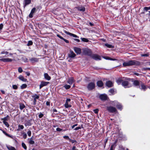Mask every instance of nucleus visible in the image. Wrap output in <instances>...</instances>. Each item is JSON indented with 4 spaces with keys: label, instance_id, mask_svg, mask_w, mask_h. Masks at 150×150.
<instances>
[{
    "label": "nucleus",
    "instance_id": "f257e3e1",
    "mask_svg": "<svg viewBox=\"0 0 150 150\" xmlns=\"http://www.w3.org/2000/svg\"><path fill=\"white\" fill-rule=\"evenodd\" d=\"M139 64V62L137 61H136L134 60H131L126 62H124L123 63V67L127 66H129L134 65H138Z\"/></svg>",
    "mask_w": 150,
    "mask_h": 150
},
{
    "label": "nucleus",
    "instance_id": "f03ea898",
    "mask_svg": "<svg viewBox=\"0 0 150 150\" xmlns=\"http://www.w3.org/2000/svg\"><path fill=\"white\" fill-rule=\"evenodd\" d=\"M122 85L125 88H129L132 86V83H131L130 81H124L122 82Z\"/></svg>",
    "mask_w": 150,
    "mask_h": 150
},
{
    "label": "nucleus",
    "instance_id": "7ed1b4c3",
    "mask_svg": "<svg viewBox=\"0 0 150 150\" xmlns=\"http://www.w3.org/2000/svg\"><path fill=\"white\" fill-rule=\"evenodd\" d=\"M106 109L107 110L110 112L115 113L117 111V109L111 106H107Z\"/></svg>",
    "mask_w": 150,
    "mask_h": 150
},
{
    "label": "nucleus",
    "instance_id": "20e7f679",
    "mask_svg": "<svg viewBox=\"0 0 150 150\" xmlns=\"http://www.w3.org/2000/svg\"><path fill=\"white\" fill-rule=\"evenodd\" d=\"M83 53L85 55L89 56L91 54V51L89 49L87 48L84 49H83Z\"/></svg>",
    "mask_w": 150,
    "mask_h": 150
},
{
    "label": "nucleus",
    "instance_id": "39448f33",
    "mask_svg": "<svg viewBox=\"0 0 150 150\" xmlns=\"http://www.w3.org/2000/svg\"><path fill=\"white\" fill-rule=\"evenodd\" d=\"M95 84L93 82L89 83L87 86V88L89 90H91L94 88Z\"/></svg>",
    "mask_w": 150,
    "mask_h": 150
},
{
    "label": "nucleus",
    "instance_id": "423d86ee",
    "mask_svg": "<svg viewBox=\"0 0 150 150\" xmlns=\"http://www.w3.org/2000/svg\"><path fill=\"white\" fill-rule=\"evenodd\" d=\"M114 104L117 109L120 110H122V106L120 103L118 102L117 101H114Z\"/></svg>",
    "mask_w": 150,
    "mask_h": 150
},
{
    "label": "nucleus",
    "instance_id": "0eeeda50",
    "mask_svg": "<svg viewBox=\"0 0 150 150\" xmlns=\"http://www.w3.org/2000/svg\"><path fill=\"white\" fill-rule=\"evenodd\" d=\"M92 57L93 59L96 60H101L100 57L98 54H93L92 56Z\"/></svg>",
    "mask_w": 150,
    "mask_h": 150
},
{
    "label": "nucleus",
    "instance_id": "6e6552de",
    "mask_svg": "<svg viewBox=\"0 0 150 150\" xmlns=\"http://www.w3.org/2000/svg\"><path fill=\"white\" fill-rule=\"evenodd\" d=\"M99 97L100 99L103 100H106L108 99L107 96L105 94L100 95L99 96Z\"/></svg>",
    "mask_w": 150,
    "mask_h": 150
},
{
    "label": "nucleus",
    "instance_id": "1a4fd4ad",
    "mask_svg": "<svg viewBox=\"0 0 150 150\" xmlns=\"http://www.w3.org/2000/svg\"><path fill=\"white\" fill-rule=\"evenodd\" d=\"M49 83V82L42 81L40 85V89H41L42 87L44 86H47L48 84Z\"/></svg>",
    "mask_w": 150,
    "mask_h": 150
},
{
    "label": "nucleus",
    "instance_id": "9d476101",
    "mask_svg": "<svg viewBox=\"0 0 150 150\" xmlns=\"http://www.w3.org/2000/svg\"><path fill=\"white\" fill-rule=\"evenodd\" d=\"M75 52L77 54H80L81 53V49L79 47H75L74 48Z\"/></svg>",
    "mask_w": 150,
    "mask_h": 150
},
{
    "label": "nucleus",
    "instance_id": "9b49d317",
    "mask_svg": "<svg viewBox=\"0 0 150 150\" xmlns=\"http://www.w3.org/2000/svg\"><path fill=\"white\" fill-rule=\"evenodd\" d=\"M0 60L6 62H11L12 61V60L11 59H9V58H6L0 59Z\"/></svg>",
    "mask_w": 150,
    "mask_h": 150
},
{
    "label": "nucleus",
    "instance_id": "f8f14e48",
    "mask_svg": "<svg viewBox=\"0 0 150 150\" xmlns=\"http://www.w3.org/2000/svg\"><path fill=\"white\" fill-rule=\"evenodd\" d=\"M76 8L79 11L82 12H84L85 10V8L82 6L77 7Z\"/></svg>",
    "mask_w": 150,
    "mask_h": 150
},
{
    "label": "nucleus",
    "instance_id": "ddd939ff",
    "mask_svg": "<svg viewBox=\"0 0 150 150\" xmlns=\"http://www.w3.org/2000/svg\"><path fill=\"white\" fill-rule=\"evenodd\" d=\"M106 86L108 87H111L113 86L112 82L110 81H107L106 82Z\"/></svg>",
    "mask_w": 150,
    "mask_h": 150
},
{
    "label": "nucleus",
    "instance_id": "4468645a",
    "mask_svg": "<svg viewBox=\"0 0 150 150\" xmlns=\"http://www.w3.org/2000/svg\"><path fill=\"white\" fill-rule=\"evenodd\" d=\"M75 81L73 77H70L68 79L67 83L69 84H72Z\"/></svg>",
    "mask_w": 150,
    "mask_h": 150
},
{
    "label": "nucleus",
    "instance_id": "2eb2a0df",
    "mask_svg": "<svg viewBox=\"0 0 150 150\" xmlns=\"http://www.w3.org/2000/svg\"><path fill=\"white\" fill-rule=\"evenodd\" d=\"M69 57L71 58H74L76 56L75 54L72 51H70V53L68 54Z\"/></svg>",
    "mask_w": 150,
    "mask_h": 150
},
{
    "label": "nucleus",
    "instance_id": "dca6fc26",
    "mask_svg": "<svg viewBox=\"0 0 150 150\" xmlns=\"http://www.w3.org/2000/svg\"><path fill=\"white\" fill-rule=\"evenodd\" d=\"M65 33L71 36H72L74 37L79 38V37L76 35L71 33L67 31H65Z\"/></svg>",
    "mask_w": 150,
    "mask_h": 150
},
{
    "label": "nucleus",
    "instance_id": "f3484780",
    "mask_svg": "<svg viewBox=\"0 0 150 150\" xmlns=\"http://www.w3.org/2000/svg\"><path fill=\"white\" fill-rule=\"evenodd\" d=\"M30 61L32 63L38 62V59L36 58H30L29 59Z\"/></svg>",
    "mask_w": 150,
    "mask_h": 150
},
{
    "label": "nucleus",
    "instance_id": "a211bd4d",
    "mask_svg": "<svg viewBox=\"0 0 150 150\" xmlns=\"http://www.w3.org/2000/svg\"><path fill=\"white\" fill-rule=\"evenodd\" d=\"M44 76L45 78L47 80H50L51 79V77L47 73L44 74Z\"/></svg>",
    "mask_w": 150,
    "mask_h": 150
},
{
    "label": "nucleus",
    "instance_id": "6ab92c4d",
    "mask_svg": "<svg viewBox=\"0 0 150 150\" xmlns=\"http://www.w3.org/2000/svg\"><path fill=\"white\" fill-rule=\"evenodd\" d=\"M18 78L20 80L23 82H26L27 81V79H26L23 76L21 75L19 76Z\"/></svg>",
    "mask_w": 150,
    "mask_h": 150
},
{
    "label": "nucleus",
    "instance_id": "aec40b11",
    "mask_svg": "<svg viewBox=\"0 0 150 150\" xmlns=\"http://www.w3.org/2000/svg\"><path fill=\"white\" fill-rule=\"evenodd\" d=\"M31 2V0H25L24 1V7L26 6L27 5L30 4Z\"/></svg>",
    "mask_w": 150,
    "mask_h": 150
},
{
    "label": "nucleus",
    "instance_id": "412c9836",
    "mask_svg": "<svg viewBox=\"0 0 150 150\" xmlns=\"http://www.w3.org/2000/svg\"><path fill=\"white\" fill-rule=\"evenodd\" d=\"M0 130L4 134H5L6 136H7V137H9L10 138H13V137L12 136H11V135L8 134L6 132H5V131L3 130L2 129H0Z\"/></svg>",
    "mask_w": 150,
    "mask_h": 150
},
{
    "label": "nucleus",
    "instance_id": "4be33fe9",
    "mask_svg": "<svg viewBox=\"0 0 150 150\" xmlns=\"http://www.w3.org/2000/svg\"><path fill=\"white\" fill-rule=\"evenodd\" d=\"M97 86L99 87H102L103 85V82L101 81H98L97 83Z\"/></svg>",
    "mask_w": 150,
    "mask_h": 150
},
{
    "label": "nucleus",
    "instance_id": "5701e85b",
    "mask_svg": "<svg viewBox=\"0 0 150 150\" xmlns=\"http://www.w3.org/2000/svg\"><path fill=\"white\" fill-rule=\"evenodd\" d=\"M6 147L8 150H16L13 147L10 146H6Z\"/></svg>",
    "mask_w": 150,
    "mask_h": 150
},
{
    "label": "nucleus",
    "instance_id": "b1692460",
    "mask_svg": "<svg viewBox=\"0 0 150 150\" xmlns=\"http://www.w3.org/2000/svg\"><path fill=\"white\" fill-rule=\"evenodd\" d=\"M123 80L121 79H119L116 81V82L118 85L120 84L121 83L122 84Z\"/></svg>",
    "mask_w": 150,
    "mask_h": 150
},
{
    "label": "nucleus",
    "instance_id": "393cba45",
    "mask_svg": "<svg viewBox=\"0 0 150 150\" xmlns=\"http://www.w3.org/2000/svg\"><path fill=\"white\" fill-rule=\"evenodd\" d=\"M132 81V82H133ZM133 84L134 86H138L139 85V82L138 81L135 80L133 82Z\"/></svg>",
    "mask_w": 150,
    "mask_h": 150
},
{
    "label": "nucleus",
    "instance_id": "a878e982",
    "mask_svg": "<svg viewBox=\"0 0 150 150\" xmlns=\"http://www.w3.org/2000/svg\"><path fill=\"white\" fill-rule=\"evenodd\" d=\"M9 117L8 115H7L6 117L4 118H2L1 119V120L3 122H6V121H7Z\"/></svg>",
    "mask_w": 150,
    "mask_h": 150
},
{
    "label": "nucleus",
    "instance_id": "bb28decb",
    "mask_svg": "<svg viewBox=\"0 0 150 150\" xmlns=\"http://www.w3.org/2000/svg\"><path fill=\"white\" fill-rule=\"evenodd\" d=\"M39 96L36 94H35L32 96V97L33 98L34 100H37L39 98Z\"/></svg>",
    "mask_w": 150,
    "mask_h": 150
},
{
    "label": "nucleus",
    "instance_id": "cd10ccee",
    "mask_svg": "<svg viewBox=\"0 0 150 150\" xmlns=\"http://www.w3.org/2000/svg\"><path fill=\"white\" fill-rule=\"evenodd\" d=\"M24 128V126L23 125H18L17 131H19L20 129H23Z\"/></svg>",
    "mask_w": 150,
    "mask_h": 150
},
{
    "label": "nucleus",
    "instance_id": "c85d7f7f",
    "mask_svg": "<svg viewBox=\"0 0 150 150\" xmlns=\"http://www.w3.org/2000/svg\"><path fill=\"white\" fill-rule=\"evenodd\" d=\"M35 142L33 140L32 137L30 138L29 140V143L31 144H33Z\"/></svg>",
    "mask_w": 150,
    "mask_h": 150
},
{
    "label": "nucleus",
    "instance_id": "c756f323",
    "mask_svg": "<svg viewBox=\"0 0 150 150\" xmlns=\"http://www.w3.org/2000/svg\"><path fill=\"white\" fill-rule=\"evenodd\" d=\"M105 45L108 48H114V46L108 44H105Z\"/></svg>",
    "mask_w": 150,
    "mask_h": 150
},
{
    "label": "nucleus",
    "instance_id": "7c9ffc66",
    "mask_svg": "<svg viewBox=\"0 0 150 150\" xmlns=\"http://www.w3.org/2000/svg\"><path fill=\"white\" fill-rule=\"evenodd\" d=\"M27 85L26 84H23L21 85V88L22 89H23L26 88Z\"/></svg>",
    "mask_w": 150,
    "mask_h": 150
},
{
    "label": "nucleus",
    "instance_id": "2f4dec72",
    "mask_svg": "<svg viewBox=\"0 0 150 150\" xmlns=\"http://www.w3.org/2000/svg\"><path fill=\"white\" fill-rule=\"evenodd\" d=\"M64 105L66 108H70L71 106L70 105L68 104V103H65Z\"/></svg>",
    "mask_w": 150,
    "mask_h": 150
},
{
    "label": "nucleus",
    "instance_id": "473e14b6",
    "mask_svg": "<svg viewBox=\"0 0 150 150\" xmlns=\"http://www.w3.org/2000/svg\"><path fill=\"white\" fill-rule=\"evenodd\" d=\"M25 107L24 105L22 104H20V108L21 110H22Z\"/></svg>",
    "mask_w": 150,
    "mask_h": 150
},
{
    "label": "nucleus",
    "instance_id": "72a5a7b5",
    "mask_svg": "<svg viewBox=\"0 0 150 150\" xmlns=\"http://www.w3.org/2000/svg\"><path fill=\"white\" fill-rule=\"evenodd\" d=\"M25 126H29L31 125V124L29 121H28L25 124Z\"/></svg>",
    "mask_w": 150,
    "mask_h": 150
},
{
    "label": "nucleus",
    "instance_id": "f704fd0d",
    "mask_svg": "<svg viewBox=\"0 0 150 150\" xmlns=\"http://www.w3.org/2000/svg\"><path fill=\"white\" fill-rule=\"evenodd\" d=\"M109 92L111 93V95L113 94L114 93V90L113 89H110Z\"/></svg>",
    "mask_w": 150,
    "mask_h": 150
},
{
    "label": "nucleus",
    "instance_id": "c9c22d12",
    "mask_svg": "<svg viewBox=\"0 0 150 150\" xmlns=\"http://www.w3.org/2000/svg\"><path fill=\"white\" fill-rule=\"evenodd\" d=\"M22 147H23V148L25 150H26L27 149V147H26V145L25 144L23 143V142H22Z\"/></svg>",
    "mask_w": 150,
    "mask_h": 150
},
{
    "label": "nucleus",
    "instance_id": "e433bc0d",
    "mask_svg": "<svg viewBox=\"0 0 150 150\" xmlns=\"http://www.w3.org/2000/svg\"><path fill=\"white\" fill-rule=\"evenodd\" d=\"M64 87L66 89H68L70 88L71 86L69 85L66 84L64 86Z\"/></svg>",
    "mask_w": 150,
    "mask_h": 150
},
{
    "label": "nucleus",
    "instance_id": "4c0bfd02",
    "mask_svg": "<svg viewBox=\"0 0 150 150\" xmlns=\"http://www.w3.org/2000/svg\"><path fill=\"white\" fill-rule=\"evenodd\" d=\"M81 39L82 41L84 42H88V40L86 38H81Z\"/></svg>",
    "mask_w": 150,
    "mask_h": 150
},
{
    "label": "nucleus",
    "instance_id": "58836bf2",
    "mask_svg": "<svg viewBox=\"0 0 150 150\" xmlns=\"http://www.w3.org/2000/svg\"><path fill=\"white\" fill-rule=\"evenodd\" d=\"M104 58L106 59H109L111 60H116L117 59H113L111 58H110L108 57H105Z\"/></svg>",
    "mask_w": 150,
    "mask_h": 150
},
{
    "label": "nucleus",
    "instance_id": "ea45409f",
    "mask_svg": "<svg viewBox=\"0 0 150 150\" xmlns=\"http://www.w3.org/2000/svg\"><path fill=\"white\" fill-rule=\"evenodd\" d=\"M33 43V42L31 41L30 40L28 42L27 44V45L28 46L31 45H32Z\"/></svg>",
    "mask_w": 150,
    "mask_h": 150
},
{
    "label": "nucleus",
    "instance_id": "a19ab883",
    "mask_svg": "<svg viewBox=\"0 0 150 150\" xmlns=\"http://www.w3.org/2000/svg\"><path fill=\"white\" fill-rule=\"evenodd\" d=\"M3 123L7 127H9V125L8 122H3Z\"/></svg>",
    "mask_w": 150,
    "mask_h": 150
},
{
    "label": "nucleus",
    "instance_id": "79ce46f5",
    "mask_svg": "<svg viewBox=\"0 0 150 150\" xmlns=\"http://www.w3.org/2000/svg\"><path fill=\"white\" fill-rule=\"evenodd\" d=\"M23 137L24 139H26L27 138V135L26 133H22Z\"/></svg>",
    "mask_w": 150,
    "mask_h": 150
},
{
    "label": "nucleus",
    "instance_id": "37998d69",
    "mask_svg": "<svg viewBox=\"0 0 150 150\" xmlns=\"http://www.w3.org/2000/svg\"><path fill=\"white\" fill-rule=\"evenodd\" d=\"M35 10L36 8H33L32 9L30 13H31L33 14L35 12Z\"/></svg>",
    "mask_w": 150,
    "mask_h": 150
},
{
    "label": "nucleus",
    "instance_id": "c03bdc74",
    "mask_svg": "<svg viewBox=\"0 0 150 150\" xmlns=\"http://www.w3.org/2000/svg\"><path fill=\"white\" fill-rule=\"evenodd\" d=\"M141 87L142 89H144V90H145L146 89V86L143 84H141Z\"/></svg>",
    "mask_w": 150,
    "mask_h": 150
},
{
    "label": "nucleus",
    "instance_id": "a18cd8bd",
    "mask_svg": "<svg viewBox=\"0 0 150 150\" xmlns=\"http://www.w3.org/2000/svg\"><path fill=\"white\" fill-rule=\"evenodd\" d=\"M94 112L96 114H98L99 111V110L96 109L93 110Z\"/></svg>",
    "mask_w": 150,
    "mask_h": 150
},
{
    "label": "nucleus",
    "instance_id": "49530a36",
    "mask_svg": "<svg viewBox=\"0 0 150 150\" xmlns=\"http://www.w3.org/2000/svg\"><path fill=\"white\" fill-rule=\"evenodd\" d=\"M18 71L20 73H21L23 71L21 67H19L18 68Z\"/></svg>",
    "mask_w": 150,
    "mask_h": 150
},
{
    "label": "nucleus",
    "instance_id": "de8ad7c7",
    "mask_svg": "<svg viewBox=\"0 0 150 150\" xmlns=\"http://www.w3.org/2000/svg\"><path fill=\"white\" fill-rule=\"evenodd\" d=\"M69 141L70 142H71L72 143H74V142H76V141L75 140H72V139H69Z\"/></svg>",
    "mask_w": 150,
    "mask_h": 150
},
{
    "label": "nucleus",
    "instance_id": "09e8293b",
    "mask_svg": "<svg viewBox=\"0 0 150 150\" xmlns=\"http://www.w3.org/2000/svg\"><path fill=\"white\" fill-rule=\"evenodd\" d=\"M12 88L13 89H16L18 88V87L17 85H13L12 86Z\"/></svg>",
    "mask_w": 150,
    "mask_h": 150
},
{
    "label": "nucleus",
    "instance_id": "8fccbe9b",
    "mask_svg": "<svg viewBox=\"0 0 150 150\" xmlns=\"http://www.w3.org/2000/svg\"><path fill=\"white\" fill-rule=\"evenodd\" d=\"M27 133L29 137H30L31 136V131L30 130L28 131L27 132Z\"/></svg>",
    "mask_w": 150,
    "mask_h": 150
},
{
    "label": "nucleus",
    "instance_id": "3c124183",
    "mask_svg": "<svg viewBox=\"0 0 150 150\" xmlns=\"http://www.w3.org/2000/svg\"><path fill=\"white\" fill-rule=\"evenodd\" d=\"M149 54L148 53L144 54H141V57H147L149 56Z\"/></svg>",
    "mask_w": 150,
    "mask_h": 150
},
{
    "label": "nucleus",
    "instance_id": "603ef678",
    "mask_svg": "<svg viewBox=\"0 0 150 150\" xmlns=\"http://www.w3.org/2000/svg\"><path fill=\"white\" fill-rule=\"evenodd\" d=\"M43 116V114L41 112H40L39 115V117L40 118H41Z\"/></svg>",
    "mask_w": 150,
    "mask_h": 150
},
{
    "label": "nucleus",
    "instance_id": "864d4df0",
    "mask_svg": "<svg viewBox=\"0 0 150 150\" xmlns=\"http://www.w3.org/2000/svg\"><path fill=\"white\" fill-rule=\"evenodd\" d=\"M1 53L2 54H8V52L7 51H3L1 52Z\"/></svg>",
    "mask_w": 150,
    "mask_h": 150
},
{
    "label": "nucleus",
    "instance_id": "5fc2aeb1",
    "mask_svg": "<svg viewBox=\"0 0 150 150\" xmlns=\"http://www.w3.org/2000/svg\"><path fill=\"white\" fill-rule=\"evenodd\" d=\"M63 138L64 139H66L69 140V139H70L67 136H64L63 137Z\"/></svg>",
    "mask_w": 150,
    "mask_h": 150
},
{
    "label": "nucleus",
    "instance_id": "6e6d98bb",
    "mask_svg": "<svg viewBox=\"0 0 150 150\" xmlns=\"http://www.w3.org/2000/svg\"><path fill=\"white\" fill-rule=\"evenodd\" d=\"M114 146H115L114 144H112L110 147V150H113V148L114 147Z\"/></svg>",
    "mask_w": 150,
    "mask_h": 150
},
{
    "label": "nucleus",
    "instance_id": "4d7b16f0",
    "mask_svg": "<svg viewBox=\"0 0 150 150\" xmlns=\"http://www.w3.org/2000/svg\"><path fill=\"white\" fill-rule=\"evenodd\" d=\"M56 130L60 132L62 130V129L59 128L58 127L56 129Z\"/></svg>",
    "mask_w": 150,
    "mask_h": 150
},
{
    "label": "nucleus",
    "instance_id": "13d9d810",
    "mask_svg": "<svg viewBox=\"0 0 150 150\" xmlns=\"http://www.w3.org/2000/svg\"><path fill=\"white\" fill-rule=\"evenodd\" d=\"M57 36L59 38L63 40V38L62 37L60 36L59 35L57 34Z\"/></svg>",
    "mask_w": 150,
    "mask_h": 150
},
{
    "label": "nucleus",
    "instance_id": "bf43d9fd",
    "mask_svg": "<svg viewBox=\"0 0 150 150\" xmlns=\"http://www.w3.org/2000/svg\"><path fill=\"white\" fill-rule=\"evenodd\" d=\"M3 26V25L2 23H1L0 24V30H1Z\"/></svg>",
    "mask_w": 150,
    "mask_h": 150
},
{
    "label": "nucleus",
    "instance_id": "052dcab7",
    "mask_svg": "<svg viewBox=\"0 0 150 150\" xmlns=\"http://www.w3.org/2000/svg\"><path fill=\"white\" fill-rule=\"evenodd\" d=\"M63 40L67 43H69V41L68 40L65 39L64 38H63Z\"/></svg>",
    "mask_w": 150,
    "mask_h": 150
},
{
    "label": "nucleus",
    "instance_id": "680f3d73",
    "mask_svg": "<svg viewBox=\"0 0 150 150\" xmlns=\"http://www.w3.org/2000/svg\"><path fill=\"white\" fill-rule=\"evenodd\" d=\"M71 101V99L69 98L67 99L66 100V101L65 103H68L69 102Z\"/></svg>",
    "mask_w": 150,
    "mask_h": 150
},
{
    "label": "nucleus",
    "instance_id": "e2e57ef3",
    "mask_svg": "<svg viewBox=\"0 0 150 150\" xmlns=\"http://www.w3.org/2000/svg\"><path fill=\"white\" fill-rule=\"evenodd\" d=\"M33 13H30V14H29V17L30 18H32L33 17Z\"/></svg>",
    "mask_w": 150,
    "mask_h": 150
},
{
    "label": "nucleus",
    "instance_id": "0e129e2a",
    "mask_svg": "<svg viewBox=\"0 0 150 150\" xmlns=\"http://www.w3.org/2000/svg\"><path fill=\"white\" fill-rule=\"evenodd\" d=\"M25 74L28 76H29L30 74V73L28 72H26Z\"/></svg>",
    "mask_w": 150,
    "mask_h": 150
},
{
    "label": "nucleus",
    "instance_id": "69168bd1",
    "mask_svg": "<svg viewBox=\"0 0 150 150\" xmlns=\"http://www.w3.org/2000/svg\"><path fill=\"white\" fill-rule=\"evenodd\" d=\"M74 40L78 42H80V40L77 39H74Z\"/></svg>",
    "mask_w": 150,
    "mask_h": 150
},
{
    "label": "nucleus",
    "instance_id": "338daca9",
    "mask_svg": "<svg viewBox=\"0 0 150 150\" xmlns=\"http://www.w3.org/2000/svg\"><path fill=\"white\" fill-rule=\"evenodd\" d=\"M144 10L147 11L148 10V7H144Z\"/></svg>",
    "mask_w": 150,
    "mask_h": 150
},
{
    "label": "nucleus",
    "instance_id": "774afa93",
    "mask_svg": "<svg viewBox=\"0 0 150 150\" xmlns=\"http://www.w3.org/2000/svg\"><path fill=\"white\" fill-rule=\"evenodd\" d=\"M72 150H78L76 149V147L75 146H73L72 148Z\"/></svg>",
    "mask_w": 150,
    "mask_h": 150
}]
</instances>
